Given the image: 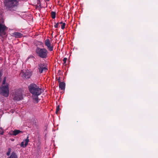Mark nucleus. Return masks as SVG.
Returning a JSON list of instances; mask_svg holds the SVG:
<instances>
[{"label": "nucleus", "instance_id": "obj_23", "mask_svg": "<svg viewBox=\"0 0 158 158\" xmlns=\"http://www.w3.org/2000/svg\"><path fill=\"white\" fill-rule=\"evenodd\" d=\"M0 134L2 135L4 133V131H1L0 130Z\"/></svg>", "mask_w": 158, "mask_h": 158}, {"label": "nucleus", "instance_id": "obj_21", "mask_svg": "<svg viewBox=\"0 0 158 158\" xmlns=\"http://www.w3.org/2000/svg\"><path fill=\"white\" fill-rule=\"evenodd\" d=\"M20 146L21 147H23V148L25 147V146H24V142H22L21 143V144H20Z\"/></svg>", "mask_w": 158, "mask_h": 158}, {"label": "nucleus", "instance_id": "obj_18", "mask_svg": "<svg viewBox=\"0 0 158 158\" xmlns=\"http://www.w3.org/2000/svg\"><path fill=\"white\" fill-rule=\"evenodd\" d=\"M55 25H54V27L56 28H57L58 27L59 25V23H56L55 22Z\"/></svg>", "mask_w": 158, "mask_h": 158}, {"label": "nucleus", "instance_id": "obj_14", "mask_svg": "<svg viewBox=\"0 0 158 158\" xmlns=\"http://www.w3.org/2000/svg\"><path fill=\"white\" fill-rule=\"evenodd\" d=\"M29 136H27V138L24 140V141L25 142V144H24L25 147H26L27 146V145H28V143L29 141Z\"/></svg>", "mask_w": 158, "mask_h": 158}, {"label": "nucleus", "instance_id": "obj_25", "mask_svg": "<svg viewBox=\"0 0 158 158\" xmlns=\"http://www.w3.org/2000/svg\"><path fill=\"white\" fill-rule=\"evenodd\" d=\"M2 76V75L1 72L0 71V81H1V77Z\"/></svg>", "mask_w": 158, "mask_h": 158}, {"label": "nucleus", "instance_id": "obj_20", "mask_svg": "<svg viewBox=\"0 0 158 158\" xmlns=\"http://www.w3.org/2000/svg\"><path fill=\"white\" fill-rule=\"evenodd\" d=\"M67 60V59L66 57H65L63 59V61L64 62V64L66 63Z\"/></svg>", "mask_w": 158, "mask_h": 158}, {"label": "nucleus", "instance_id": "obj_6", "mask_svg": "<svg viewBox=\"0 0 158 158\" xmlns=\"http://www.w3.org/2000/svg\"><path fill=\"white\" fill-rule=\"evenodd\" d=\"M38 69L39 72L41 73L46 72L48 70V68L44 63H40L38 65Z\"/></svg>", "mask_w": 158, "mask_h": 158}, {"label": "nucleus", "instance_id": "obj_19", "mask_svg": "<svg viewBox=\"0 0 158 158\" xmlns=\"http://www.w3.org/2000/svg\"><path fill=\"white\" fill-rule=\"evenodd\" d=\"M65 25L66 24L65 23H63V24L61 26V28L62 29H64L65 28Z\"/></svg>", "mask_w": 158, "mask_h": 158}, {"label": "nucleus", "instance_id": "obj_13", "mask_svg": "<svg viewBox=\"0 0 158 158\" xmlns=\"http://www.w3.org/2000/svg\"><path fill=\"white\" fill-rule=\"evenodd\" d=\"M8 158H18V156L15 153L12 152Z\"/></svg>", "mask_w": 158, "mask_h": 158}, {"label": "nucleus", "instance_id": "obj_22", "mask_svg": "<svg viewBox=\"0 0 158 158\" xmlns=\"http://www.w3.org/2000/svg\"><path fill=\"white\" fill-rule=\"evenodd\" d=\"M6 81V77H4V79L3 81V82H2L3 85H4L5 84Z\"/></svg>", "mask_w": 158, "mask_h": 158}, {"label": "nucleus", "instance_id": "obj_16", "mask_svg": "<svg viewBox=\"0 0 158 158\" xmlns=\"http://www.w3.org/2000/svg\"><path fill=\"white\" fill-rule=\"evenodd\" d=\"M60 110V106L58 105V106L56 108V110L55 112V113L56 114H57L59 111Z\"/></svg>", "mask_w": 158, "mask_h": 158}, {"label": "nucleus", "instance_id": "obj_5", "mask_svg": "<svg viewBox=\"0 0 158 158\" xmlns=\"http://www.w3.org/2000/svg\"><path fill=\"white\" fill-rule=\"evenodd\" d=\"M13 99L14 100L20 101L23 99V96L22 92L18 91L15 94L13 95Z\"/></svg>", "mask_w": 158, "mask_h": 158}, {"label": "nucleus", "instance_id": "obj_26", "mask_svg": "<svg viewBox=\"0 0 158 158\" xmlns=\"http://www.w3.org/2000/svg\"><path fill=\"white\" fill-rule=\"evenodd\" d=\"M59 23V24H63V23L62 22H60V23Z\"/></svg>", "mask_w": 158, "mask_h": 158}, {"label": "nucleus", "instance_id": "obj_7", "mask_svg": "<svg viewBox=\"0 0 158 158\" xmlns=\"http://www.w3.org/2000/svg\"><path fill=\"white\" fill-rule=\"evenodd\" d=\"M7 28L4 25L0 23V36L2 37L6 34V31Z\"/></svg>", "mask_w": 158, "mask_h": 158}, {"label": "nucleus", "instance_id": "obj_9", "mask_svg": "<svg viewBox=\"0 0 158 158\" xmlns=\"http://www.w3.org/2000/svg\"><path fill=\"white\" fill-rule=\"evenodd\" d=\"M21 76L24 79L29 78L31 76V74L30 72H21L20 73Z\"/></svg>", "mask_w": 158, "mask_h": 158}, {"label": "nucleus", "instance_id": "obj_11", "mask_svg": "<svg viewBox=\"0 0 158 158\" xmlns=\"http://www.w3.org/2000/svg\"><path fill=\"white\" fill-rule=\"evenodd\" d=\"M65 84L64 82H61L59 83V87L61 90H64L65 88Z\"/></svg>", "mask_w": 158, "mask_h": 158}, {"label": "nucleus", "instance_id": "obj_24", "mask_svg": "<svg viewBox=\"0 0 158 158\" xmlns=\"http://www.w3.org/2000/svg\"><path fill=\"white\" fill-rule=\"evenodd\" d=\"M57 78V80L58 81V82L60 83V82H60V77H59L58 78Z\"/></svg>", "mask_w": 158, "mask_h": 158}, {"label": "nucleus", "instance_id": "obj_2", "mask_svg": "<svg viewBox=\"0 0 158 158\" xmlns=\"http://www.w3.org/2000/svg\"><path fill=\"white\" fill-rule=\"evenodd\" d=\"M4 4L7 10L15 11L17 9L19 2L17 0H5Z\"/></svg>", "mask_w": 158, "mask_h": 158}, {"label": "nucleus", "instance_id": "obj_10", "mask_svg": "<svg viewBox=\"0 0 158 158\" xmlns=\"http://www.w3.org/2000/svg\"><path fill=\"white\" fill-rule=\"evenodd\" d=\"M13 35L16 38H21L23 35L21 33L19 32H15L13 33Z\"/></svg>", "mask_w": 158, "mask_h": 158}, {"label": "nucleus", "instance_id": "obj_12", "mask_svg": "<svg viewBox=\"0 0 158 158\" xmlns=\"http://www.w3.org/2000/svg\"><path fill=\"white\" fill-rule=\"evenodd\" d=\"M23 133V132L22 131L18 130H15L13 131L12 135L15 136L20 133Z\"/></svg>", "mask_w": 158, "mask_h": 158}, {"label": "nucleus", "instance_id": "obj_15", "mask_svg": "<svg viewBox=\"0 0 158 158\" xmlns=\"http://www.w3.org/2000/svg\"><path fill=\"white\" fill-rule=\"evenodd\" d=\"M51 15L52 18L54 19L56 18V13L54 11H52L51 12Z\"/></svg>", "mask_w": 158, "mask_h": 158}, {"label": "nucleus", "instance_id": "obj_1", "mask_svg": "<svg viewBox=\"0 0 158 158\" xmlns=\"http://www.w3.org/2000/svg\"><path fill=\"white\" fill-rule=\"evenodd\" d=\"M28 90L32 94V98L36 103L38 102V96L43 93L44 91L38 85L34 83L31 84L28 86Z\"/></svg>", "mask_w": 158, "mask_h": 158}, {"label": "nucleus", "instance_id": "obj_17", "mask_svg": "<svg viewBox=\"0 0 158 158\" xmlns=\"http://www.w3.org/2000/svg\"><path fill=\"white\" fill-rule=\"evenodd\" d=\"M11 149L10 148H9L8 149V152H7L6 153V155H7V156H9L10 155V152H11Z\"/></svg>", "mask_w": 158, "mask_h": 158}, {"label": "nucleus", "instance_id": "obj_3", "mask_svg": "<svg viewBox=\"0 0 158 158\" xmlns=\"http://www.w3.org/2000/svg\"><path fill=\"white\" fill-rule=\"evenodd\" d=\"M35 52L38 56L41 58H46L48 56V51L44 48H41L37 47L35 49Z\"/></svg>", "mask_w": 158, "mask_h": 158}, {"label": "nucleus", "instance_id": "obj_27", "mask_svg": "<svg viewBox=\"0 0 158 158\" xmlns=\"http://www.w3.org/2000/svg\"><path fill=\"white\" fill-rule=\"evenodd\" d=\"M0 129L1 130H2V127H0Z\"/></svg>", "mask_w": 158, "mask_h": 158}, {"label": "nucleus", "instance_id": "obj_8", "mask_svg": "<svg viewBox=\"0 0 158 158\" xmlns=\"http://www.w3.org/2000/svg\"><path fill=\"white\" fill-rule=\"evenodd\" d=\"M44 44L48 51H52L53 50V46L51 45L49 39H47L45 41Z\"/></svg>", "mask_w": 158, "mask_h": 158}, {"label": "nucleus", "instance_id": "obj_4", "mask_svg": "<svg viewBox=\"0 0 158 158\" xmlns=\"http://www.w3.org/2000/svg\"><path fill=\"white\" fill-rule=\"evenodd\" d=\"M0 94L6 97L8 96L9 89L8 85L2 86L0 88Z\"/></svg>", "mask_w": 158, "mask_h": 158}]
</instances>
